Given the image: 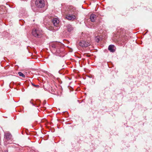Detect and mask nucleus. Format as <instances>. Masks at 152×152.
<instances>
[{
  "label": "nucleus",
  "mask_w": 152,
  "mask_h": 152,
  "mask_svg": "<svg viewBox=\"0 0 152 152\" xmlns=\"http://www.w3.org/2000/svg\"><path fill=\"white\" fill-rule=\"evenodd\" d=\"M52 23L54 27L52 26H49L48 27V29L53 31H55L57 30L59 28V21L57 18H54L53 19Z\"/></svg>",
  "instance_id": "2"
},
{
  "label": "nucleus",
  "mask_w": 152,
  "mask_h": 152,
  "mask_svg": "<svg viewBox=\"0 0 152 152\" xmlns=\"http://www.w3.org/2000/svg\"><path fill=\"white\" fill-rule=\"evenodd\" d=\"M96 16L94 14L91 15L90 16V19L92 22H94L96 19Z\"/></svg>",
  "instance_id": "12"
},
{
  "label": "nucleus",
  "mask_w": 152,
  "mask_h": 152,
  "mask_svg": "<svg viewBox=\"0 0 152 152\" xmlns=\"http://www.w3.org/2000/svg\"><path fill=\"white\" fill-rule=\"evenodd\" d=\"M66 29L68 32H70L73 30V28L72 25L70 24H68L66 25Z\"/></svg>",
  "instance_id": "11"
},
{
  "label": "nucleus",
  "mask_w": 152,
  "mask_h": 152,
  "mask_svg": "<svg viewBox=\"0 0 152 152\" xmlns=\"http://www.w3.org/2000/svg\"><path fill=\"white\" fill-rule=\"evenodd\" d=\"M65 14L66 15V18L67 20L73 21L76 19V15L69 13H68Z\"/></svg>",
  "instance_id": "7"
},
{
  "label": "nucleus",
  "mask_w": 152,
  "mask_h": 152,
  "mask_svg": "<svg viewBox=\"0 0 152 152\" xmlns=\"http://www.w3.org/2000/svg\"><path fill=\"white\" fill-rule=\"evenodd\" d=\"M43 32L42 30L39 28H37L33 29L32 31V35L37 38L41 37L43 34Z\"/></svg>",
  "instance_id": "4"
},
{
  "label": "nucleus",
  "mask_w": 152,
  "mask_h": 152,
  "mask_svg": "<svg viewBox=\"0 0 152 152\" xmlns=\"http://www.w3.org/2000/svg\"><path fill=\"white\" fill-rule=\"evenodd\" d=\"M33 101V99H31V100L30 101V103L32 104L33 106H34V104L33 103V102H32Z\"/></svg>",
  "instance_id": "14"
},
{
  "label": "nucleus",
  "mask_w": 152,
  "mask_h": 152,
  "mask_svg": "<svg viewBox=\"0 0 152 152\" xmlns=\"http://www.w3.org/2000/svg\"><path fill=\"white\" fill-rule=\"evenodd\" d=\"M10 143V142H8V143Z\"/></svg>",
  "instance_id": "18"
},
{
  "label": "nucleus",
  "mask_w": 152,
  "mask_h": 152,
  "mask_svg": "<svg viewBox=\"0 0 152 152\" xmlns=\"http://www.w3.org/2000/svg\"><path fill=\"white\" fill-rule=\"evenodd\" d=\"M18 75L20 76H21L22 77H25V75L23 74L21 72H19L18 73Z\"/></svg>",
  "instance_id": "13"
},
{
  "label": "nucleus",
  "mask_w": 152,
  "mask_h": 152,
  "mask_svg": "<svg viewBox=\"0 0 152 152\" xmlns=\"http://www.w3.org/2000/svg\"><path fill=\"white\" fill-rule=\"evenodd\" d=\"M115 47L113 45H110L108 47V49L111 52H114L115 50Z\"/></svg>",
  "instance_id": "10"
},
{
  "label": "nucleus",
  "mask_w": 152,
  "mask_h": 152,
  "mask_svg": "<svg viewBox=\"0 0 152 152\" xmlns=\"http://www.w3.org/2000/svg\"><path fill=\"white\" fill-rule=\"evenodd\" d=\"M77 11L75 8L73 6H70L66 8L65 13H68L71 14L76 15Z\"/></svg>",
  "instance_id": "5"
},
{
  "label": "nucleus",
  "mask_w": 152,
  "mask_h": 152,
  "mask_svg": "<svg viewBox=\"0 0 152 152\" xmlns=\"http://www.w3.org/2000/svg\"><path fill=\"white\" fill-rule=\"evenodd\" d=\"M35 4L36 6L39 8H42L45 5V3L44 0H36Z\"/></svg>",
  "instance_id": "6"
},
{
  "label": "nucleus",
  "mask_w": 152,
  "mask_h": 152,
  "mask_svg": "<svg viewBox=\"0 0 152 152\" xmlns=\"http://www.w3.org/2000/svg\"><path fill=\"white\" fill-rule=\"evenodd\" d=\"M79 45L83 48H85L89 46L90 45V43L86 41H82L80 42Z\"/></svg>",
  "instance_id": "8"
},
{
  "label": "nucleus",
  "mask_w": 152,
  "mask_h": 152,
  "mask_svg": "<svg viewBox=\"0 0 152 152\" xmlns=\"http://www.w3.org/2000/svg\"><path fill=\"white\" fill-rule=\"evenodd\" d=\"M123 35L121 34H120V32H118L116 34H114L113 37V40L115 42H119L120 41H122V42H124L125 40L126 39L125 37H123Z\"/></svg>",
  "instance_id": "3"
},
{
  "label": "nucleus",
  "mask_w": 152,
  "mask_h": 152,
  "mask_svg": "<svg viewBox=\"0 0 152 152\" xmlns=\"http://www.w3.org/2000/svg\"><path fill=\"white\" fill-rule=\"evenodd\" d=\"M32 85L35 87H39V86L38 85H35L33 83H32Z\"/></svg>",
  "instance_id": "15"
},
{
  "label": "nucleus",
  "mask_w": 152,
  "mask_h": 152,
  "mask_svg": "<svg viewBox=\"0 0 152 152\" xmlns=\"http://www.w3.org/2000/svg\"><path fill=\"white\" fill-rule=\"evenodd\" d=\"M50 47L51 50L56 56L63 57L65 55L64 53V49L61 48L59 43L57 42L53 43L50 45Z\"/></svg>",
  "instance_id": "1"
},
{
  "label": "nucleus",
  "mask_w": 152,
  "mask_h": 152,
  "mask_svg": "<svg viewBox=\"0 0 152 152\" xmlns=\"http://www.w3.org/2000/svg\"><path fill=\"white\" fill-rule=\"evenodd\" d=\"M5 152H7V151H6Z\"/></svg>",
  "instance_id": "17"
},
{
  "label": "nucleus",
  "mask_w": 152,
  "mask_h": 152,
  "mask_svg": "<svg viewBox=\"0 0 152 152\" xmlns=\"http://www.w3.org/2000/svg\"><path fill=\"white\" fill-rule=\"evenodd\" d=\"M11 135L9 133H7L5 134L4 138L5 142H9L11 138Z\"/></svg>",
  "instance_id": "9"
},
{
  "label": "nucleus",
  "mask_w": 152,
  "mask_h": 152,
  "mask_svg": "<svg viewBox=\"0 0 152 152\" xmlns=\"http://www.w3.org/2000/svg\"><path fill=\"white\" fill-rule=\"evenodd\" d=\"M97 41L98 42L99 41V39H97Z\"/></svg>",
  "instance_id": "16"
}]
</instances>
